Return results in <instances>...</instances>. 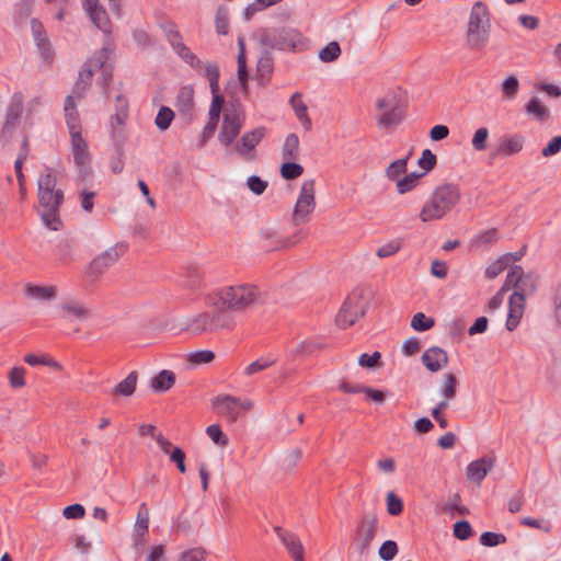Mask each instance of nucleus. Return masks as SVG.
I'll list each match as a JSON object with an SVG mask.
<instances>
[{"mask_svg": "<svg viewBox=\"0 0 561 561\" xmlns=\"http://www.w3.org/2000/svg\"><path fill=\"white\" fill-rule=\"evenodd\" d=\"M504 285L508 286V290H514L508 299L506 319V329L513 331L524 314L526 298L536 290L537 278L533 273H525L519 265H514L507 272Z\"/></svg>", "mask_w": 561, "mask_h": 561, "instance_id": "nucleus-1", "label": "nucleus"}, {"mask_svg": "<svg viewBox=\"0 0 561 561\" xmlns=\"http://www.w3.org/2000/svg\"><path fill=\"white\" fill-rule=\"evenodd\" d=\"M57 180L50 173L41 174L38 185V202L42 210L39 211L43 224L50 230L58 231L62 221L59 215V208L64 202V192L56 188Z\"/></svg>", "mask_w": 561, "mask_h": 561, "instance_id": "nucleus-2", "label": "nucleus"}, {"mask_svg": "<svg viewBox=\"0 0 561 561\" xmlns=\"http://www.w3.org/2000/svg\"><path fill=\"white\" fill-rule=\"evenodd\" d=\"M254 37L267 49L304 51L308 48L307 38L289 26H268L259 28Z\"/></svg>", "mask_w": 561, "mask_h": 561, "instance_id": "nucleus-3", "label": "nucleus"}, {"mask_svg": "<svg viewBox=\"0 0 561 561\" xmlns=\"http://www.w3.org/2000/svg\"><path fill=\"white\" fill-rule=\"evenodd\" d=\"M216 306L227 312H242L263 301L262 290L253 284H237L221 288L217 293Z\"/></svg>", "mask_w": 561, "mask_h": 561, "instance_id": "nucleus-4", "label": "nucleus"}, {"mask_svg": "<svg viewBox=\"0 0 561 561\" xmlns=\"http://www.w3.org/2000/svg\"><path fill=\"white\" fill-rule=\"evenodd\" d=\"M491 21L486 3L476 1L469 12L466 27V43L470 48L484 47L490 38Z\"/></svg>", "mask_w": 561, "mask_h": 561, "instance_id": "nucleus-5", "label": "nucleus"}, {"mask_svg": "<svg viewBox=\"0 0 561 561\" xmlns=\"http://www.w3.org/2000/svg\"><path fill=\"white\" fill-rule=\"evenodd\" d=\"M456 203V187L451 184L439 186L432 198L426 203L420 214L422 221L440 219Z\"/></svg>", "mask_w": 561, "mask_h": 561, "instance_id": "nucleus-6", "label": "nucleus"}, {"mask_svg": "<svg viewBox=\"0 0 561 561\" xmlns=\"http://www.w3.org/2000/svg\"><path fill=\"white\" fill-rule=\"evenodd\" d=\"M236 325L231 314L220 307L216 311H205L194 317L187 329L194 334L209 333Z\"/></svg>", "mask_w": 561, "mask_h": 561, "instance_id": "nucleus-7", "label": "nucleus"}, {"mask_svg": "<svg viewBox=\"0 0 561 561\" xmlns=\"http://www.w3.org/2000/svg\"><path fill=\"white\" fill-rule=\"evenodd\" d=\"M368 308L366 291L364 289H355L348 295L343 302L335 322L339 328L346 329L353 325L360 317H364Z\"/></svg>", "mask_w": 561, "mask_h": 561, "instance_id": "nucleus-8", "label": "nucleus"}, {"mask_svg": "<svg viewBox=\"0 0 561 561\" xmlns=\"http://www.w3.org/2000/svg\"><path fill=\"white\" fill-rule=\"evenodd\" d=\"M377 528L378 518L375 513H367L362 516L354 535L356 551L360 556H366L369 552L371 543L377 535Z\"/></svg>", "mask_w": 561, "mask_h": 561, "instance_id": "nucleus-9", "label": "nucleus"}, {"mask_svg": "<svg viewBox=\"0 0 561 561\" xmlns=\"http://www.w3.org/2000/svg\"><path fill=\"white\" fill-rule=\"evenodd\" d=\"M314 180H306L301 185L300 193L291 215L293 222L296 226L309 221L310 215L314 210Z\"/></svg>", "mask_w": 561, "mask_h": 561, "instance_id": "nucleus-10", "label": "nucleus"}, {"mask_svg": "<svg viewBox=\"0 0 561 561\" xmlns=\"http://www.w3.org/2000/svg\"><path fill=\"white\" fill-rule=\"evenodd\" d=\"M243 124L244 116L236 106L226 108L218 134L219 142L226 148L230 147L239 136Z\"/></svg>", "mask_w": 561, "mask_h": 561, "instance_id": "nucleus-11", "label": "nucleus"}, {"mask_svg": "<svg viewBox=\"0 0 561 561\" xmlns=\"http://www.w3.org/2000/svg\"><path fill=\"white\" fill-rule=\"evenodd\" d=\"M126 250L127 245L124 243H117L108 248L91 261L85 270V275L92 283L95 282L108 267L118 261Z\"/></svg>", "mask_w": 561, "mask_h": 561, "instance_id": "nucleus-12", "label": "nucleus"}, {"mask_svg": "<svg viewBox=\"0 0 561 561\" xmlns=\"http://www.w3.org/2000/svg\"><path fill=\"white\" fill-rule=\"evenodd\" d=\"M107 59L108 50L104 47L100 53L95 54L84 64L73 87V93L77 95V98H82L87 89L90 87L94 71L103 69Z\"/></svg>", "mask_w": 561, "mask_h": 561, "instance_id": "nucleus-13", "label": "nucleus"}, {"mask_svg": "<svg viewBox=\"0 0 561 561\" xmlns=\"http://www.w3.org/2000/svg\"><path fill=\"white\" fill-rule=\"evenodd\" d=\"M376 106L379 110H386L389 107V110L385 111L378 118V124L383 128L398 125L404 117V108L396 101L394 96L378 99Z\"/></svg>", "mask_w": 561, "mask_h": 561, "instance_id": "nucleus-14", "label": "nucleus"}, {"mask_svg": "<svg viewBox=\"0 0 561 561\" xmlns=\"http://www.w3.org/2000/svg\"><path fill=\"white\" fill-rule=\"evenodd\" d=\"M205 77L209 81L210 91L213 93V101L209 108V118L219 122L220 112L225 103L224 96L219 92V68L216 62L207 65Z\"/></svg>", "mask_w": 561, "mask_h": 561, "instance_id": "nucleus-15", "label": "nucleus"}, {"mask_svg": "<svg viewBox=\"0 0 561 561\" xmlns=\"http://www.w3.org/2000/svg\"><path fill=\"white\" fill-rule=\"evenodd\" d=\"M71 137V149L73 160L79 170V175L85 179L90 175V153L88 149V142L82 137L81 133H72Z\"/></svg>", "mask_w": 561, "mask_h": 561, "instance_id": "nucleus-16", "label": "nucleus"}, {"mask_svg": "<svg viewBox=\"0 0 561 561\" xmlns=\"http://www.w3.org/2000/svg\"><path fill=\"white\" fill-rule=\"evenodd\" d=\"M495 462L493 456H483L471 461L466 468L467 481L474 486H480L488 473L494 468Z\"/></svg>", "mask_w": 561, "mask_h": 561, "instance_id": "nucleus-17", "label": "nucleus"}, {"mask_svg": "<svg viewBox=\"0 0 561 561\" xmlns=\"http://www.w3.org/2000/svg\"><path fill=\"white\" fill-rule=\"evenodd\" d=\"M265 135L266 128L264 126H260L253 130L244 133L240 141L234 145V151L239 156L248 158L250 153L255 149V147L261 142V140L265 137Z\"/></svg>", "mask_w": 561, "mask_h": 561, "instance_id": "nucleus-18", "label": "nucleus"}, {"mask_svg": "<svg viewBox=\"0 0 561 561\" xmlns=\"http://www.w3.org/2000/svg\"><path fill=\"white\" fill-rule=\"evenodd\" d=\"M261 238L263 240V247L267 251H274L279 249H288L299 242L301 237L296 233L291 237L283 238L276 231L271 229H264L261 231Z\"/></svg>", "mask_w": 561, "mask_h": 561, "instance_id": "nucleus-19", "label": "nucleus"}, {"mask_svg": "<svg viewBox=\"0 0 561 561\" xmlns=\"http://www.w3.org/2000/svg\"><path fill=\"white\" fill-rule=\"evenodd\" d=\"M175 107L179 115L191 123L194 118V90L192 87H182L178 93Z\"/></svg>", "mask_w": 561, "mask_h": 561, "instance_id": "nucleus-20", "label": "nucleus"}, {"mask_svg": "<svg viewBox=\"0 0 561 561\" xmlns=\"http://www.w3.org/2000/svg\"><path fill=\"white\" fill-rule=\"evenodd\" d=\"M92 23L104 34H111L112 24L106 10L99 0H89L88 7H84Z\"/></svg>", "mask_w": 561, "mask_h": 561, "instance_id": "nucleus-21", "label": "nucleus"}, {"mask_svg": "<svg viewBox=\"0 0 561 561\" xmlns=\"http://www.w3.org/2000/svg\"><path fill=\"white\" fill-rule=\"evenodd\" d=\"M274 531L276 533L277 537L283 542V545L286 547L291 558L295 561H302L304 547L298 537L290 531L283 530V528L279 526H275Z\"/></svg>", "mask_w": 561, "mask_h": 561, "instance_id": "nucleus-22", "label": "nucleus"}, {"mask_svg": "<svg viewBox=\"0 0 561 561\" xmlns=\"http://www.w3.org/2000/svg\"><path fill=\"white\" fill-rule=\"evenodd\" d=\"M422 363L430 371L436 373L447 365L448 356L443 348L433 346L423 353Z\"/></svg>", "mask_w": 561, "mask_h": 561, "instance_id": "nucleus-23", "label": "nucleus"}, {"mask_svg": "<svg viewBox=\"0 0 561 561\" xmlns=\"http://www.w3.org/2000/svg\"><path fill=\"white\" fill-rule=\"evenodd\" d=\"M218 413L234 422L239 416V399L232 396H218L213 400Z\"/></svg>", "mask_w": 561, "mask_h": 561, "instance_id": "nucleus-24", "label": "nucleus"}, {"mask_svg": "<svg viewBox=\"0 0 561 561\" xmlns=\"http://www.w3.org/2000/svg\"><path fill=\"white\" fill-rule=\"evenodd\" d=\"M520 254L518 253H506L500 256L494 262L490 263L485 268V277L489 279H493L497 277L503 271L508 270L514 266L515 262L519 260Z\"/></svg>", "mask_w": 561, "mask_h": 561, "instance_id": "nucleus-25", "label": "nucleus"}, {"mask_svg": "<svg viewBox=\"0 0 561 561\" xmlns=\"http://www.w3.org/2000/svg\"><path fill=\"white\" fill-rule=\"evenodd\" d=\"M24 294L34 300L50 301L57 297V288L55 286H41L27 283L24 286Z\"/></svg>", "mask_w": 561, "mask_h": 561, "instance_id": "nucleus-26", "label": "nucleus"}, {"mask_svg": "<svg viewBox=\"0 0 561 561\" xmlns=\"http://www.w3.org/2000/svg\"><path fill=\"white\" fill-rule=\"evenodd\" d=\"M273 70L274 58L272 54L267 49H265L264 51H262L256 65V72L260 85L264 87L267 84Z\"/></svg>", "mask_w": 561, "mask_h": 561, "instance_id": "nucleus-27", "label": "nucleus"}, {"mask_svg": "<svg viewBox=\"0 0 561 561\" xmlns=\"http://www.w3.org/2000/svg\"><path fill=\"white\" fill-rule=\"evenodd\" d=\"M65 116L66 123L69 128L70 135L72 133H81V125L79 119V113L76 107V103L72 95H68L65 100Z\"/></svg>", "mask_w": 561, "mask_h": 561, "instance_id": "nucleus-28", "label": "nucleus"}, {"mask_svg": "<svg viewBox=\"0 0 561 561\" xmlns=\"http://www.w3.org/2000/svg\"><path fill=\"white\" fill-rule=\"evenodd\" d=\"M148 529H149V512L146 507V504L142 503L140 505V508H139V512L137 515L136 525H135V533H136L135 543L136 545H139V546L144 545L145 537L148 534Z\"/></svg>", "mask_w": 561, "mask_h": 561, "instance_id": "nucleus-29", "label": "nucleus"}, {"mask_svg": "<svg viewBox=\"0 0 561 561\" xmlns=\"http://www.w3.org/2000/svg\"><path fill=\"white\" fill-rule=\"evenodd\" d=\"M289 103L304 128L306 130H310L312 124L311 119L308 116L307 105L301 100V95L299 93H295L294 95H291Z\"/></svg>", "mask_w": 561, "mask_h": 561, "instance_id": "nucleus-30", "label": "nucleus"}, {"mask_svg": "<svg viewBox=\"0 0 561 561\" xmlns=\"http://www.w3.org/2000/svg\"><path fill=\"white\" fill-rule=\"evenodd\" d=\"M59 309L61 310V313L59 314L60 318L71 316L76 319L84 320L90 314L89 309L84 305L76 301L62 302L59 305Z\"/></svg>", "mask_w": 561, "mask_h": 561, "instance_id": "nucleus-31", "label": "nucleus"}, {"mask_svg": "<svg viewBox=\"0 0 561 561\" xmlns=\"http://www.w3.org/2000/svg\"><path fill=\"white\" fill-rule=\"evenodd\" d=\"M138 380L137 371H131L127 377L118 382L111 391L113 396L130 397L135 390Z\"/></svg>", "mask_w": 561, "mask_h": 561, "instance_id": "nucleus-32", "label": "nucleus"}, {"mask_svg": "<svg viewBox=\"0 0 561 561\" xmlns=\"http://www.w3.org/2000/svg\"><path fill=\"white\" fill-rule=\"evenodd\" d=\"M239 45V54H238V80L240 82V85L242 90L245 92L248 90V79L249 73L247 69V57H245V46L243 38L238 39Z\"/></svg>", "mask_w": 561, "mask_h": 561, "instance_id": "nucleus-33", "label": "nucleus"}, {"mask_svg": "<svg viewBox=\"0 0 561 561\" xmlns=\"http://www.w3.org/2000/svg\"><path fill=\"white\" fill-rule=\"evenodd\" d=\"M175 382V375L171 370H161L156 377L151 379V388L156 392L168 391Z\"/></svg>", "mask_w": 561, "mask_h": 561, "instance_id": "nucleus-34", "label": "nucleus"}, {"mask_svg": "<svg viewBox=\"0 0 561 561\" xmlns=\"http://www.w3.org/2000/svg\"><path fill=\"white\" fill-rule=\"evenodd\" d=\"M282 157L285 161L297 160L299 157V137L295 134H288L285 138Z\"/></svg>", "mask_w": 561, "mask_h": 561, "instance_id": "nucleus-35", "label": "nucleus"}, {"mask_svg": "<svg viewBox=\"0 0 561 561\" xmlns=\"http://www.w3.org/2000/svg\"><path fill=\"white\" fill-rule=\"evenodd\" d=\"M21 113L22 103L20 101H12L7 110V121L2 128L3 135L10 134L14 129Z\"/></svg>", "mask_w": 561, "mask_h": 561, "instance_id": "nucleus-36", "label": "nucleus"}, {"mask_svg": "<svg viewBox=\"0 0 561 561\" xmlns=\"http://www.w3.org/2000/svg\"><path fill=\"white\" fill-rule=\"evenodd\" d=\"M526 112L537 121H545L549 117V108L538 98L529 100L526 105Z\"/></svg>", "mask_w": 561, "mask_h": 561, "instance_id": "nucleus-37", "label": "nucleus"}, {"mask_svg": "<svg viewBox=\"0 0 561 561\" xmlns=\"http://www.w3.org/2000/svg\"><path fill=\"white\" fill-rule=\"evenodd\" d=\"M501 91L503 99L512 101L514 100L519 91V81L515 75H510L501 83Z\"/></svg>", "mask_w": 561, "mask_h": 561, "instance_id": "nucleus-38", "label": "nucleus"}, {"mask_svg": "<svg viewBox=\"0 0 561 561\" xmlns=\"http://www.w3.org/2000/svg\"><path fill=\"white\" fill-rule=\"evenodd\" d=\"M524 139L520 136H513L504 139L499 146V152L504 156H512L523 148Z\"/></svg>", "mask_w": 561, "mask_h": 561, "instance_id": "nucleus-39", "label": "nucleus"}, {"mask_svg": "<svg viewBox=\"0 0 561 561\" xmlns=\"http://www.w3.org/2000/svg\"><path fill=\"white\" fill-rule=\"evenodd\" d=\"M176 54L192 68H194L196 71H198L201 75L205 77V70L207 66L204 67L202 60L195 54H193L185 45L181 47V49H179ZM208 64L209 62H207L206 65Z\"/></svg>", "mask_w": 561, "mask_h": 561, "instance_id": "nucleus-40", "label": "nucleus"}, {"mask_svg": "<svg viewBox=\"0 0 561 561\" xmlns=\"http://www.w3.org/2000/svg\"><path fill=\"white\" fill-rule=\"evenodd\" d=\"M409 156L391 162L386 169V178L390 181H398L407 172Z\"/></svg>", "mask_w": 561, "mask_h": 561, "instance_id": "nucleus-41", "label": "nucleus"}, {"mask_svg": "<svg viewBox=\"0 0 561 561\" xmlns=\"http://www.w3.org/2000/svg\"><path fill=\"white\" fill-rule=\"evenodd\" d=\"M162 28H163V32H164L169 43L171 44V46L173 47V49L175 51H178L179 49H181V47L184 46L182 36L179 33V31L176 30V26L174 23L167 22L162 25Z\"/></svg>", "mask_w": 561, "mask_h": 561, "instance_id": "nucleus-42", "label": "nucleus"}, {"mask_svg": "<svg viewBox=\"0 0 561 561\" xmlns=\"http://www.w3.org/2000/svg\"><path fill=\"white\" fill-rule=\"evenodd\" d=\"M24 362L30 366L46 365L56 370H60L62 368L57 360L47 355L37 356L35 354H27L24 357Z\"/></svg>", "mask_w": 561, "mask_h": 561, "instance_id": "nucleus-43", "label": "nucleus"}, {"mask_svg": "<svg viewBox=\"0 0 561 561\" xmlns=\"http://www.w3.org/2000/svg\"><path fill=\"white\" fill-rule=\"evenodd\" d=\"M71 242L68 239L59 241L55 248V256L62 264L72 262Z\"/></svg>", "mask_w": 561, "mask_h": 561, "instance_id": "nucleus-44", "label": "nucleus"}, {"mask_svg": "<svg viewBox=\"0 0 561 561\" xmlns=\"http://www.w3.org/2000/svg\"><path fill=\"white\" fill-rule=\"evenodd\" d=\"M341 55V47L337 42H330L319 51V59L323 62H333Z\"/></svg>", "mask_w": 561, "mask_h": 561, "instance_id": "nucleus-45", "label": "nucleus"}, {"mask_svg": "<svg viewBox=\"0 0 561 561\" xmlns=\"http://www.w3.org/2000/svg\"><path fill=\"white\" fill-rule=\"evenodd\" d=\"M304 173V167L295 160L286 161L280 167V175L285 180H295Z\"/></svg>", "mask_w": 561, "mask_h": 561, "instance_id": "nucleus-46", "label": "nucleus"}, {"mask_svg": "<svg viewBox=\"0 0 561 561\" xmlns=\"http://www.w3.org/2000/svg\"><path fill=\"white\" fill-rule=\"evenodd\" d=\"M174 118V112L168 106H161L154 123L160 130H167Z\"/></svg>", "mask_w": 561, "mask_h": 561, "instance_id": "nucleus-47", "label": "nucleus"}, {"mask_svg": "<svg viewBox=\"0 0 561 561\" xmlns=\"http://www.w3.org/2000/svg\"><path fill=\"white\" fill-rule=\"evenodd\" d=\"M399 552L398 543L394 540H386L381 543L378 550L379 558L382 561H391Z\"/></svg>", "mask_w": 561, "mask_h": 561, "instance_id": "nucleus-48", "label": "nucleus"}, {"mask_svg": "<svg viewBox=\"0 0 561 561\" xmlns=\"http://www.w3.org/2000/svg\"><path fill=\"white\" fill-rule=\"evenodd\" d=\"M435 324L433 318L425 316L423 312H417L411 320V327L419 332H424L432 329Z\"/></svg>", "mask_w": 561, "mask_h": 561, "instance_id": "nucleus-49", "label": "nucleus"}, {"mask_svg": "<svg viewBox=\"0 0 561 561\" xmlns=\"http://www.w3.org/2000/svg\"><path fill=\"white\" fill-rule=\"evenodd\" d=\"M420 176H421L420 174L412 172L408 175H404L403 178H400L397 181L398 192L400 194H405V193L410 192L411 190H413L416 186Z\"/></svg>", "mask_w": 561, "mask_h": 561, "instance_id": "nucleus-50", "label": "nucleus"}, {"mask_svg": "<svg viewBox=\"0 0 561 561\" xmlns=\"http://www.w3.org/2000/svg\"><path fill=\"white\" fill-rule=\"evenodd\" d=\"M25 374H26V369L24 367H22V366L13 367L8 374L10 386L14 389L24 387L25 386V379H24Z\"/></svg>", "mask_w": 561, "mask_h": 561, "instance_id": "nucleus-51", "label": "nucleus"}, {"mask_svg": "<svg viewBox=\"0 0 561 561\" xmlns=\"http://www.w3.org/2000/svg\"><path fill=\"white\" fill-rule=\"evenodd\" d=\"M216 31L219 35H227L229 32V18L227 9L220 7L215 18Z\"/></svg>", "mask_w": 561, "mask_h": 561, "instance_id": "nucleus-52", "label": "nucleus"}, {"mask_svg": "<svg viewBox=\"0 0 561 561\" xmlns=\"http://www.w3.org/2000/svg\"><path fill=\"white\" fill-rule=\"evenodd\" d=\"M387 512L391 516H398L403 511V502L402 500L394 494L392 491L388 492L387 497Z\"/></svg>", "mask_w": 561, "mask_h": 561, "instance_id": "nucleus-53", "label": "nucleus"}, {"mask_svg": "<svg viewBox=\"0 0 561 561\" xmlns=\"http://www.w3.org/2000/svg\"><path fill=\"white\" fill-rule=\"evenodd\" d=\"M207 435L211 438V440L221 447H225L228 445V437L227 435L221 431L220 426L217 424H211L206 428Z\"/></svg>", "mask_w": 561, "mask_h": 561, "instance_id": "nucleus-54", "label": "nucleus"}, {"mask_svg": "<svg viewBox=\"0 0 561 561\" xmlns=\"http://www.w3.org/2000/svg\"><path fill=\"white\" fill-rule=\"evenodd\" d=\"M435 511L437 514L447 515L453 519L456 516V495L447 501L438 502Z\"/></svg>", "mask_w": 561, "mask_h": 561, "instance_id": "nucleus-55", "label": "nucleus"}, {"mask_svg": "<svg viewBox=\"0 0 561 561\" xmlns=\"http://www.w3.org/2000/svg\"><path fill=\"white\" fill-rule=\"evenodd\" d=\"M215 358V353L209 350L196 351L190 354L188 360L194 365L208 364Z\"/></svg>", "mask_w": 561, "mask_h": 561, "instance_id": "nucleus-56", "label": "nucleus"}, {"mask_svg": "<svg viewBox=\"0 0 561 561\" xmlns=\"http://www.w3.org/2000/svg\"><path fill=\"white\" fill-rule=\"evenodd\" d=\"M506 542V537L503 534L485 531L480 537V543L485 547H495Z\"/></svg>", "mask_w": 561, "mask_h": 561, "instance_id": "nucleus-57", "label": "nucleus"}, {"mask_svg": "<svg viewBox=\"0 0 561 561\" xmlns=\"http://www.w3.org/2000/svg\"><path fill=\"white\" fill-rule=\"evenodd\" d=\"M436 154H434L430 149L423 150L422 156L417 161L419 167L423 169L425 172H430L431 170H433L434 167L436 165Z\"/></svg>", "mask_w": 561, "mask_h": 561, "instance_id": "nucleus-58", "label": "nucleus"}, {"mask_svg": "<svg viewBox=\"0 0 561 561\" xmlns=\"http://www.w3.org/2000/svg\"><path fill=\"white\" fill-rule=\"evenodd\" d=\"M499 239V232L495 229H491L477 234L473 239V244L488 245L496 242Z\"/></svg>", "mask_w": 561, "mask_h": 561, "instance_id": "nucleus-59", "label": "nucleus"}, {"mask_svg": "<svg viewBox=\"0 0 561 561\" xmlns=\"http://www.w3.org/2000/svg\"><path fill=\"white\" fill-rule=\"evenodd\" d=\"M247 185L252 193L261 195L266 190L267 182L257 175H251L248 178Z\"/></svg>", "mask_w": 561, "mask_h": 561, "instance_id": "nucleus-60", "label": "nucleus"}, {"mask_svg": "<svg viewBox=\"0 0 561 561\" xmlns=\"http://www.w3.org/2000/svg\"><path fill=\"white\" fill-rule=\"evenodd\" d=\"M274 364V360L266 359V358H260L253 363H251L244 370V374L247 376H252L259 371H262L268 367H271Z\"/></svg>", "mask_w": 561, "mask_h": 561, "instance_id": "nucleus-61", "label": "nucleus"}, {"mask_svg": "<svg viewBox=\"0 0 561 561\" xmlns=\"http://www.w3.org/2000/svg\"><path fill=\"white\" fill-rule=\"evenodd\" d=\"M206 550L203 548H193L182 552L181 561H205Z\"/></svg>", "mask_w": 561, "mask_h": 561, "instance_id": "nucleus-62", "label": "nucleus"}, {"mask_svg": "<svg viewBox=\"0 0 561 561\" xmlns=\"http://www.w3.org/2000/svg\"><path fill=\"white\" fill-rule=\"evenodd\" d=\"M380 358H381V355L379 352H374L370 355L367 353H364L359 356L358 364L365 368H374V367L378 366Z\"/></svg>", "mask_w": 561, "mask_h": 561, "instance_id": "nucleus-63", "label": "nucleus"}, {"mask_svg": "<svg viewBox=\"0 0 561 561\" xmlns=\"http://www.w3.org/2000/svg\"><path fill=\"white\" fill-rule=\"evenodd\" d=\"M64 516L68 519L82 518L85 514V510L81 504H71L64 508Z\"/></svg>", "mask_w": 561, "mask_h": 561, "instance_id": "nucleus-64", "label": "nucleus"}]
</instances>
